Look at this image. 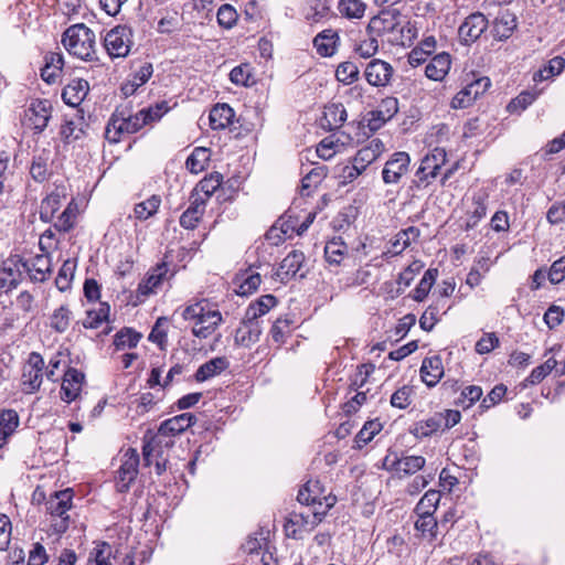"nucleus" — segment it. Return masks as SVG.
<instances>
[{
    "instance_id": "nucleus-6",
    "label": "nucleus",
    "mask_w": 565,
    "mask_h": 565,
    "mask_svg": "<svg viewBox=\"0 0 565 565\" xmlns=\"http://www.w3.org/2000/svg\"><path fill=\"white\" fill-rule=\"evenodd\" d=\"M447 161L444 148L436 147L420 162L413 180L412 188L422 190L427 188L439 174V170Z\"/></svg>"
},
{
    "instance_id": "nucleus-63",
    "label": "nucleus",
    "mask_w": 565,
    "mask_h": 565,
    "mask_svg": "<svg viewBox=\"0 0 565 565\" xmlns=\"http://www.w3.org/2000/svg\"><path fill=\"white\" fill-rule=\"evenodd\" d=\"M75 218L76 206L73 205V203H70L57 217V221L54 223V227L60 232H68L74 226Z\"/></svg>"
},
{
    "instance_id": "nucleus-37",
    "label": "nucleus",
    "mask_w": 565,
    "mask_h": 565,
    "mask_svg": "<svg viewBox=\"0 0 565 565\" xmlns=\"http://www.w3.org/2000/svg\"><path fill=\"white\" fill-rule=\"evenodd\" d=\"M223 183V175L220 172H213L202 179L191 195V198H203L205 201L213 195V193Z\"/></svg>"
},
{
    "instance_id": "nucleus-48",
    "label": "nucleus",
    "mask_w": 565,
    "mask_h": 565,
    "mask_svg": "<svg viewBox=\"0 0 565 565\" xmlns=\"http://www.w3.org/2000/svg\"><path fill=\"white\" fill-rule=\"evenodd\" d=\"M141 339V334L131 328H122L118 331L114 339L116 350H125L136 348Z\"/></svg>"
},
{
    "instance_id": "nucleus-51",
    "label": "nucleus",
    "mask_w": 565,
    "mask_h": 565,
    "mask_svg": "<svg viewBox=\"0 0 565 565\" xmlns=\"http://www.w3.org/2000/svg\"><path fill=\"white\" fill-rule=\"evenodd\" d=\"M440 501V492L437 490H428L419 500L415 508L416 514L434 515Z\"/></svg>"
},
{
    "instance_id": "nucleus-4",
    "label": "nucleus",
    "mask_w": 565,
    "mask_h": 565,
    "mask_svg": "<svg viewBox=\"0 0 565 565\" xmlns=\"http://www.w3.org/2000/svg\"><path fill=\"white\" fill-rule=\"evenodd\" d=\"M140 110L132 115L128 107H118L106 127L105 137L111 143L120 141L122 135H131L146 126Z\"/></svg>"
},
{
    "instance_id": "nucleus-36",
    "label": "nucleus",
    "mask_w": 565,
    "mask_h": 565,
    "mask_svg": "<svg viewBox=\"0 0 565 565\" xmlns=\"http://www.w3.org/2000/svg\"><path fill=\"white\" fill-rule=\"evenodd\" d=\"M277 305V298L273 295H264L256 301L249 303L245 310V317L248 320L259 321L258 319L265 316L271 308Z\"/></svg>"
},
{
    "instance_id": "nucleus-55",
    "label": "nucleus",
    "mask_w": 565,
    "mask_h": 565,
    "mask_svg": "<svg viewBox=\"0 0 565 565\" xmlns=\"http://www.w3.org/2000/svg\"><path fill=\"white\" fill-rule=\"evenodd\" d=\"M109 315V306L107 303H100L98 309L88 310L86 318L83 320V326L86 329H96L104 321H107Z\"/></svg>"
},
{
    "instance_id": "nucleus-64",
    "label": "nucleus",
    "mask_w": 565,
    "mask_h": 565,
    "mask_svg": "<svg viewBox=\"0 0 565 565\" xmlns=\"http://www.w3.org/2000/svg\"><path fill=\"white\" fill-rule=\"evenodd\" d=\"M83 132V128L76 121L66 119L61 126L60 135L65 142L70 143L79 139Z\"/></svg>"
},
{
    "instance_id": "nucleus-28",
    "label": "nucleus",
    "mask_w": 565,
    "mask_h": 565,
    "mask_svg": "<svg viewBox=\"0 0 565 565\" xmlns=\"http://www.w3.org/2000/svg\"><path fill=\"white\" fill-rule=\"evenodd\" d=\"M420 235V231L416 226H409L405 230L399 231L390 242V248L385 254L387 255H399L404 252L413 242L417 241Z\"/></svg>"
},
{
    "instance_id": "nucleus-8",
    "label": "nucleus",
    "mask_w": 565,
    "mask_h": 565,
    "mask_svg": "<svg viewBox=\"0 0 565 565\" xmlns=\"http://www.w3.org/2000/svg\"><path fill=\"white\" fill-rule=\"evenodd\" d=\"M297 500L301 504L326 510V514L337 502V498L334 495L326 493L324 488L319 480H309L299 490Z\"/></svg>"
},
{
    "instance_id": "nucleus-30",
    "label": "nucleus",
    "mask_w": 565,
    "mask_h": 565,
    "mask_svg": "<svg viewBox=\"0 0 565 565\" xmlns=\"http://www.w3.org/2000/svg\"><path fill=\"white\" fill-rule=\"evenodd\" d=\"M204 209L205 199L191 198L190 206L180 216V225L186 230L195 228L202 215L204 214Z\"/></svg>"
},
{
    "instance_id": "nucleus-43",
    "label": "nucleus",
    "mask_w": 565,
    "mask_h": 565,
    "mask_svg": "<svg viewBox=\"0 0 565 565\" xmlns=\"http://www.w3.org/2000/svg\"><path fill=\"white\" fill-rule=\"evenodd\" d=\"M347 253L348 247L340 237L329 241L324 246V258L330 265H340Z\"/></svg>"
},
{
    "instance_id": "nucleus-22",
    "label": "nucleus",
    "mask_w": 565,
    "mask_h": 565,
    "mask_svg": "<svg viewBox=\"0 0 565 565\" xmlns=\"http://www.w3.org/2000/svg\"><path fill=\"white\" fill-rule=\"evenodd\" d=\"M89 92V84L86 79L74 78L62 90L63 102L71 106H79Z\"/></svg>"
},
{
    "instance_id": "nucleus-62",
    "label": "nucleus",
    "mask_w": 565,
    "mask_h": 565,
    "mask_svg": "<svg viewBox=\"0 0 565 565\" xmlns=\"http://www.w3.org/2000/svg\"><path fill=\"white\" fill-rule=\"evenodd\" d=\"M324 119L330 129L340 127L347 120V110L340 105H332L324 113Z\"/></svg>"
},
{
    "instance_id": "nucleus-13",
    "label": "nucleus",
    "mask_w": 565,
    "mask_h": 565,
    "mask_svg": "<svg viewBox=\"0 0 565 565\" xmlns=\"http://www.w3.org/2000/svg\"><path fill=\"white\" fill-rule=\"evenodd\" d=\"M52 105L47 99H34L25 110L24 118L35 132H42L51 118Z\"/></svg>"
},
{
    "instance_id": "nucleus-2",
    "label": "nucleus",
    "mask_w": 565,
    "mask_h": 565,
    "mask_svg": "<svg viewBox=\"0 0 565 565\" xmlns=\"http://www.w3.org/2000/svg\"><path fill=\"white\" fill-rule=\"evenodd\" d=\"M195 422L196 417L190 413H183L162 422L159 426L158 433L153 435L150 440L143 444L142 456L145 463H150V458L156 447H161L162 445L167 448L172 447L174 444L172 437L182 434L189 427L194 425Z\"/></svg>"
},
{
    "instance_id": "nucleus-25",
    "label": "nucleus",
    "mask_w": 565,
    "mask_h": 565,
    "mask_svg": "<svg viewBox=\"0 0 565 565\" xmlns=\"http://www.w3.org/2000/svg\"><path fill=\"white\" fill-rule=\"evenodd\" d=\"M305 262V255L300 250H291L280 263L279 268L276 271L277 278L281 282L288 281L295 277L300 270L302 263Z\"/></svg>"
},
{
    "instance_id": "nucleus-14",
    "label": "nucleus",
    "mask_w": 565,
    "mask_h": 565,
    "mask_svg": "<svg viewBox=\"0 0 565 565\" xmlns=\"http://www.w3.org/2000/svg\"><path fill=\"white\" fill-rule=\"evenodd\" d=\"M488 28V19L481 12L469 14L458 29L459 40L469 45L476 42Z\"/></svg>"
},
{
    "instance_id": "nucleus-3",
    "label": "nucleus",
    "mask_w": 565,
    "mask_h": 565,
    "mask_svg": "<svg viewBox=\"0 0 565 565\" xmlns=\"http://www.w3.org/2000/svg\"><path fill=\"white\" fill-rule=\"evenodd\" d=\"M184 320L193 321L192 334L199 339L212 335L222 322V313L213 309L206 299L186 306L182 311Z\"/></svg>"
},
{
    "instance_id": "nucleus-54",
    "label": "nucleus",
    "mask_w": 565,
    "mask_h": 565,
    "mask_svg": "<svg viewBox=\"0 0 565 565\" xmlns=\"http://www.w3.org/2000/svg\"><path fill=\"white\" fill-rule=\"evenodd\" d=\"M71 311L67 306H61L55 309L50 318V326L58 333L67 330L71 322Z\"/></svg>"
},
{
    "instance_id": "nucleus-21",
    "label": "nucleus",
    "mask_w": 565,
    "mask_h": 565,
    "mask_svg": "<svg viewBox=\"0 0 565 565\" xmlns=\"http://www.w3.org/2000/svg\"><path fill=\"white\" fill-rule=\"evenodd\" d=\"M384 150L385 146L383 141L379 138H373L367 145L359 149L352 159L353 162H356V164L365 171L370 164L381 157Z\"/></svg>"
},
{
    "instance_id": "nucleus-26",
    "label": "nucleus",
    "mask_w": 565,
    "mask_h": 565,
    "mask_svg": "<svg viewBox=\"0 0 565 565\" xmlns=\"http://www.w3.org/2000/svg\"><path fill=\"white\" fill-rule=\"evenodd\" d=\"M64 66V57L61 53L49 52L44 56V65L41 68V77L47 84H54L61 77Z\"/></svg>"
},
{
    "instance_id": "nucleus-12",
    "label": "nucleus",
    "mask_w": 565,
    "mask_h": 565,
    "mask_svg": "<svg viewBox=\"0 0 565 565\" xmlns=\"http://www.w3.org/2000/svg\"><path fill=\"white\" fill-rule=\"evenodd\" d=\"M411 157L405 151L394 152L385 162L382 179L385 184H397L408 172Z\"/></svg>"
},
{
    "instance_id": "nucleus-50",
    "label": "nucleus",
    "mask_w": 565,
    "mask_h": 565,
    "mask_svg": "<svg viewBox=\"0 0 565 565\" xmlns=\"http://www.w3.org/2000/svg\"><path fill=\"white\" fill-rule=\"evenodd\" d=\"M437 276H438V270L436 268H429L425 271L419 284L414 289V295H413L414 300L420 302L428 296L433 285L436 281Z\"/></svg>"
},
{
    "instance_id": "nucleus-52",
    "label": "nucleus",
    "mask_w": 565,
    "mask_h": 565,
    "mask_svg": "<svg viewBox=\"0 0 565 565\" xmlns=\"http://www.w3.org/2000/svg\"><path fill=\"white\" fill-rule=\"evenodd\" d=\"M294 323V320L286 317L278 318L271 329H270V335L274 342L277 344L284 343L287 338L291 334V326Z\"/></svg>"
},
{
    "instance_id": "nucleus-58",
    "label": "nucleus",
    "mask_w": 565,
    "mask_h": 565,
    "mask_svg": "<svg viewBox=\"0 0 565 565\" xmlns=\"http://www.w3.org/2000/svg\"><path fill=\"white\" fill-rule=\"evenodd\" d=\"M262 282L260 275L258 273H254L252 270L245 273L239 278V285L237 294L242 296L249 295L257 290Z\"/></svg>"
},
{
    "instance_id": "nucleus-45",
    "label": "nucleus",
    "mask_w": 565,
    "mask_h": 565,
    "mask_svg": "<svg viewBox=\"0 0 565 565\" xmlns=\"http://www.w3.org/2000/svg\"><path fill=\"white\" fill-rule=\"evenodd\" d=\"M161 204L159 195H151L147 200L137 203L134 207L135 217L139 221H146L153 216Z\"/></svg>"
},
{
    "instance_id": "nucleus-1",
    "label": "nucleus",
    "mask_w": 565,
    "mask_h": 565,
    "mask_svg": "<svg viewBox=\"0 0 565 565\" xmlns=\"http://www.w3.org/2000/svg\"><path fill=\"white\" fill-rule=\"evenodd\" d=\"M62 44L70 55L85 61H97L96 35L84 23L68 26L62 34Z\"/></svg>"
},
{
    "instance_id": "nucleus-35",
    "label": "nucleus",
    "mask_w": 565,
    "mask_h": 565,
    "mask_svg": "<svg viewBox=\"0 0 565 565\" xmlns=\"http://www.w3.org/2000/svg\"><path fill=\"white\" fill-rule=\"evenodd\" d=\"M235 113L227 104H217L210 111V126L212 129H225L233 122Z\"/></svg>"
},
{
    "instance_id": "nucleus-19",
    "label": "nucleus",
    "mask_w": 565,
    "mask_h": 565,
    "mask_svg": "<svg viewBox=\"0 0 565 565\" xmlns=\"http://www.w3.org/2000/svg\"><path fill=\"white\" fill-rule=\"evenodd\" d=\"M262 332L263 328L259 321L248 320L244 316L241 326L235 331L234 342L236 345L250 348L259 340Z\"/></svg>"
},
{
    "instance_id": "nucleus-31",
    "label": "nucleus",
    "mask_w": 565,
    "mask_h": 565,
    "mask_svg": "<svg viewBox=\"0 0 565 565\" xmlns=\"http://www.w3.org/2000/svg\"><path fill=\"white\" fill-rule=\"evenodd\" d=\"M443 414L436 413L433 416L414 423L411 433L419 439L426 438L438 431L443 426Z\"/></svg>"
},
{
    "instance_id": "nucleus-7",
    "label": "nucleus",
    "mask_w": 565,
    "mask_h": 565,
    "mask_svg": "<svg viewBox=\"0 0 565 565\" xmlns=\"http://www.w3.org/2000/svg\"><path fill=\"white\" fill-rule=\"evenodd\" d=\"M326 516V510L313 508L311 512H292L285 522V532L288 537L301 539L302 533L311 532Z\"/></svg>"
},
{
    "instance_id": "nucleus-57",
    "label": "nucleus",
    "mask_w": 565,
    "mask_h": 565,
    "mask_svg": "<svg viewBox=\"0 0 565 565\" xmlns=\"http://www.w3.org/2000/svg\"><path fill=\"white\" fill-rule=\"evenodd\" d=\"M110 556L111 546L106 542H102L90 552L87 565H111Z\"/></svg>"
},
{
    "instance_id": "nucleus-16",
    "label": "nucleus",
    "mask_w": 565,
    "mask_h": 565,
    "mask_svg": "<svg viewBox=\"0 0 565 565\" xmlns=\"http://www.w3.org/2000/svg\"><path fill=\"white\" fill-rule=\"evenodd\" d=\"M394 75L393 66L383 60L374 58L369 62L364 70L366 82L374 87H386Z\"/></svg>"
},
{
    "instance_id": "nucleus-39",
    "label": "nucleus",
    "mask_w": 565,
    "mask_h": 565,
    "mask_svg": "<svg viewBox=\"0 0 565 565\" xmlns=\"http://www.w3.org/2000/svg\"><path fill=\"white\" fill-rule=\"evenodd\" d=\"M19 426V415L13 409H3L0 412V448H2L9 437Z\"/></svg>"
},
{
    "instance_id": "nucleus-53",
    "label": "nucleus",
    "mask_w": 565,
    "mask_h": 565,
    "mask_svg": "<svg viewBox=\"0 0 565 565\" xmlns=\"http://www.w3.org/2000/svg\"><path fill=\"white\" fill-rule=\"evenodd\" d=\"M417 520L415 522V529L423 534V536L429 537L430 541L437 537L438 531V522L430 514H417Z\"/></svg>"
},
{
    "instance_id": "nucleus-33",
    "label": "nucleus",
    "mask_w": 565,
    "mask_h": 565,
    "mask_svg": "<svg viewBox=\"0 0 565 565\" xmlns=\"http://www.w3.org/2000/svg\"><path fill=\"white\" fill-rule=\"evenodd\" d=\"M230 366V362L225 356L214 358L203 363L195 372L194 379L196 382H204Z\"/></svg>"
},
{
    "instance_id": "nucleus-18",
    "label": "nucleus",
    "mask_w": 565,
    "mask_h": 565,
    "mask_svg": "<svg viewBox=\"0 0 565 565\" xmlns=\"http://www.w3.org/2000/svg\"><path fill=\"white\" fill-rule=\"evenodd\" d=\"M84 380L85 375L83 372L74 367H68L63 376L61 398L66 403L75 401L82 391Z\"/></svg>"
},
{
    "instance_id": "nucleus-44",
    "label": "nucleus",
    "mask_w": 565,
    "mask_h": 565,
    "mask_svg": "<svg viewBox=\"0 0 565 565\" xmlns=\"http://www.w3.org/2000/svg\"><path fill=\"white\" fill-rule=\"evenodd\" d=\"M328 169L326 166H319L311 169L301 180V195H310L312 189H316L327 177Z\"/></svg>"
},
{
    "instance_id": "nucleus-27",
    "label": "nucleus",
    "mask_w": 565,
    "mask_h": 565,
    "mask_svg": "<svg viewBox=\"0 0 565 565\" xmlns=\"http://www.w3.org/2000/svg\"><path fill=\"white\" fill-rule=\"evenodd\" d=\"M451 56L447 52L435 55L425 67L427 78L441 82L450 71Z\"/></svg>"
},
{
    "instance_id": "nucleus-60",
    "label": "nucleus",
    "mask_w": 565,
    "mask_h": 565,
    "mask_svg": "<svg viewBox=\"0 0 565 565\" xmlns=\"http://www.w3.org/2000/svg\"><path fill=\"white\" fill-rule=\"evenodd\" d=\"M413 395V387L409 385H404L392 394L391 405L399 409H405L411 405Z\"/></svg>"
},
{
    "instance_id": "nucleus-15",
    "label": "nucleus",
    "mask_w": 565,
    "mask_h": 565,
    "mask_svg": "<svg viewBox=\"0 0 565 565\" xmlns=\"http://www.w3.org/2000/svg\"><path fill=\"white\" fill-rule=\"evenodd\" d=\"M490 87L488 77H480L467 84L459 90L451 100V107L455 109L469 107L479 96L486 93Z\"/></svg>"
},
{
    "instance_id": "nucleus-42",
    "label": "nucleus",
    "mask_w": 565,
    "mask_h": 565,
    "mask_svg": "<svg viewBox=\"0 0 565 565\" xmlns=\"http://www.w3.org/2000/svg\"><path fill=\"white\" fill-rule=\"evenodd\" d=\"M210 161V150L203 147H196L185 161L186 169L194 174L204 171Z\"/></svg>"
},
{
    "instance_id": "nucleus-46",
    "label": "nucleus",
    "mask_w": 565,
    "mask_h": 565,
    "mask_svg": "<svg viewBox=\"0 0 565 565\" xmlns=\"http://www.w3.org/2000/svg\"><path fill=\"white\" fill-rule=\"evenodd\" d=\"M340 14L347 19H362L366 4L362 0H340L338 3Z\"/></svg>"
},
{
    "instance_id": "nucleus-38",
    "label": "nucleus",
    "mask_w": 565,
    "mask_h": 565,
    "mask_svg": "<svg viewBox=\"0 0 565 565\" xmlns=\"http://www.w3.org/2000/svg\"><path fill=\"white\" fill-rule=\"evenodd\" d=\"M339 35L333 30L320 32L313 40L317 52L324 57L332 56L335 53Z\"/></svg>"
},
{
    "instance_id": "nucleus-29",
    "label": "nucleus",
    "mask_w": 565,
    "mask_h": 565,
    "mask_svg": "<svg viewBox=\"0 0 565 565\" xmlns=\"http://www.w3.org/2000/svg\"><path fill=\"white\" fill-rule=\"evenodd\" d=\"M168 273L167 263L162 262L157 264L147 275V277L139 284L138 292L142 296H149L162 284Z\"/></svg>"
},
{
    "instance_id": "nucleus-34",
    "label": "nucleus",
    "mask_w": 565,
    "mask_h": 565,
    "mask_svg": "<svg viewBox=\"0 0 565 565\" xmlns=\"http://www.w3.org/2000/svg\"><path fill=\"white\" fill-rule=\"evenodd\" d=\"M24 267V259L20 255H10L3 260L1 274L10 278L11 285L19 286L25 273Z\"/></svg>"
},
{
    "instance_id": "nucleus-40",
    "label": "nucleus",
    "mask_w": 565,
    "mask_h": 565,
    "mask_svg": "<svg viewBox=\"0 0 565 565\" xmlns=\"http://www.w3.org/2000/svg\"><path fill=\"white\" fill-rule=\"evenodd\" d=\"M516 28V18L510 12H504L493 22V36L500 41L509 39Z\"/></svg>"
},
{
    "instance_id": "nucleus-47",
    "label": "nucleus",
    "mask_w": 565,
    "mask_h": 565,
    "mask_svg": "<svg viewBox=\"0 0 565 565\" xmlns=\"http://www.w3.org/2000/svg\"><path fill=\"white\" fill-rule=\"evenodd\" d=\"M382 428V423L379 419L367 420L354 438L356 447L362 448L367 445Z\"/></svg>"
},
{
    "instance_id": "nucleus-32",
    "label": "nucleus",
    "mask_w": 565,
    "mask_h": 565,
    "mask_svg": "<svg viewBox=\"0 0 565 565\" xmlns=\"http://www.w3.org/2000/svg\"><path fill=\"white\" fill-rule=\"evenodd\" d=\"M488 194L486 192L476 193L472 196V207L468 211L466 228H473L487 215Z\"/></svg>"
},
{
    "instance_id": "nucleus-11",
    "label": "nucleus",
    "mask_w": 565,
    "mask_h": 565,
    "mask_svg": "<svg viewBox=\"0 0 565 565\" xmlns=\"http://www.w3.org/2000/svg\"><path fill=\"white\" fill-rule=\"evenodd\" d=\"M426 465V459L423 456H402L387 455L384 458L383 466L387 471L395 472L399 477L411 476L422 470Z\"/></svg>"
},
{
    "instance_id": "nucleus-20",
    "label": "nucleus",
    "mask_w": 565,
    "mask_h": 565,
    "mask_svg": "<svg viewBox=\"0 0 565 565\" xmlns=\"http://www.w3.org/2000/svg\"><path fill=\"white\" fill-rule=\"evenodd\" d=\"M24 270L34 282L45 281L51 274V258L46 254H39L30 259H24Z\"/></svg>"
},
{
    "instance_id": "nucleus-59",
    "label": "nucleus",
    "mask_w": 565,
    "mask_h": 565,
    "mask_svg": "<svg viewBox=\"0 0 565 565\" xmlns=\"http://www.w3.org/2000/svg\"><path fill=\"white\" fill-rule=\"evenodd\" d=\"M398 111V100L395 97L382 99L377 109L374 111L377 119L382 122L390 120Z\"/></svg>"
},
{
    "instance_id": "nucleus-41",
    "label": "nucleus",
    "mask_w": 565,
    "mask_h": 565,
    "mask_svg": "<svg viewBox=\"0 0 565 565\" xmlns=\"http://www.w3.org/2000/svg\"><path fill=\"white\" fill-rule=\"evenodd\" d=\"M65 196L58 192H51L46 198H44L41 202L40 209V218L43 222H51L54 214L62 206L63 200Z\"/></svg>"
},
{
    "instance_id": "nucleus-5",
    "label": "nucleus",
    "mask_w": 565,
    "mask_h": 565,
    "mask_svg": "<svg viewBox=\"0 0 565 565\" xmlns=\"http://www.w3.org/2000/svg\"><path fill=\"white\" fill-rule=\"evenodd\" d=\"M74 491L71 488L56 491L46 501V511L51 518V529L62 534L70 527V510L73 508Z\"/></svg>"
},
{
    "instance_id": "nucleus-23",
    "label": "nucleus",
    "mask_w": 565,
    "mask_h": 565,
    "mask_svg": "<svg viewBox=\"0 0 565 565\" xmlns=\"http://www.w3.org/2000/svg\"><path fill=\"white\" fill-rule=\"evenodd\" d=\"M422 381L428 386L434 387L444 375V365L439 355L425 358L420 366Z\"/></svg>"
},
{
    "instance_id": "nucleus-56",
    "label": "nucleus",
    "mask_w": 565,
    "mask_h": 565,
    "mask_svg": "<svg viewBox=\"0 0 565 565\" xmlns=\"http://www.w3.org/2000/svg\"><path fill=\"white\" fill-rule=\"evenodd\" d=\"M75 263L67 259L63 263L55 278V285L58 290L66 291L71 287L72 279L75 273Z\"/></svg>"
},
{
    "instance_id": "nucleus-17",
    "label": "nucleus",
    "mask_w": 565,
    "mask_h": 565,
    "mask_svg": "<svg viewBox=\"0 0 565 565\" xmlns=\"http://www.w3.org/2000/svg\"><path fill=\"white\" fill-rule=\"evenodd\" d=\"M139 466V455L136 449L128 448L118 470L117 487L120 492L127 491L130 483L136 479Z\"/></svg>"
},
{
    "instance_id": "nucleus-61",
    "label": "nucleus",
    "mask_w": 565,
    "mask_h": 565,
    "mask_svg": "<svg viewBox=\"0 0 565 565\" xmlns=\"http://www.w3.org/2000/svg\"><path fill=\"white\" fill-rule=\"evenodd\" d=\"M170 107L166 100L157 103L153 106H149L147 108H142L140 113L142 117H145V121L147 125L159 121L164 114L169 111Z\"/></svg>"
},
{
    "instance_id": "nucleus-24",
    "label": "nucleus",
    "mask_w": 565,
    "mask_h": 565,
    "mask_svg": "<svg viewBox=\"0 0 565 565\" xmlns=\"http://www.w3.org/2000/svg\"><path fill=\"white\" fill-rule=\"evenodd\" d=\"M397 25V17L390 11H381L377 15L371 18L366 26L369 35L380 38L394 31Z\"/></svg>"
},
{
    "instance_id": "nucleus-9",
    "label": "nucleus",
    "mask_w": 565,
    "mask_h": 565,
    "mask_svg": "<svg viewBox=\"0 0 565 565\" xmlns=\"http://www.w3.org/2000/svg\"><path fill=\"white\" fill-rule=\"evenodd\" d=\"M45 362L39 352H31L22 369L21 386L25 394L38 392L43 382Z\"/></svg>"
},
{
    "instance_id": "nucleus-10",
    "label": "nucleus",
    "mask_w": 565,
    "mask_h": 565,
    "mask_svg": "<svg viewBox=\"0 0 565 565\" xmlns=\"http://www.w3.org/2000/svg\"><path fill=\"white\" fill-rule=\"evenodd\" d=\"M131 30L126 25H117L104 38V46L110 57H125L130 51Z\"/></svg>"
},
{
    "instance_id": "nucleus-49",
    "label": "nucleus",
    "mask_w": 565,
    "mask_h": 565,
    "mask_svg": "<svg viewBox=\"0 0 565 565\" xmlns=\"http://www.w3.org/2000/svg\"><path fill=\"white\" fill-rule=\"evenodd\" d=\"M360 77V70L358 65L351 61L342 62L335 70V78L344 84L351 85Z\"/></svg>"
}]
</instances>
